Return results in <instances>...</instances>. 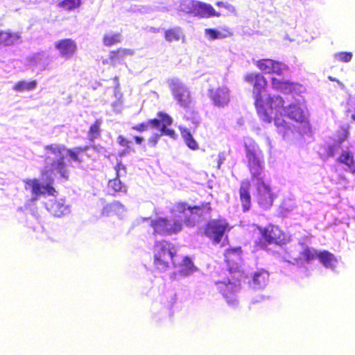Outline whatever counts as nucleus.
Listing matches in <instances>:
<instances>
[{
  "mask_svg": "<svg viewBox=\"0 0 355 355\" xmlns=\"http://www.w3.org/2000/svg\"><path fill=\"white\" fill-rule=\"evenodd\" d=\"M245 80L253 85V96L259 116L266 123L274 121L278 132L283 137H288L295 129V127L290 125L284 117L286 116L295 122L307 125L305 99L300 95L305 89L302 85L280 78H272V89L293 95L294 101L285 106L284 101L281 96L267 94V82L261 74H248L245 76Z\"/></svg>",
  "mask_w": 355,
  "mask_h": 355,
  "instance_id": "f257e3e1",
  "label": "nucleus"
},
{
  "mask_svg": "<svg viewBox=\"0 0 355 355\" xmlns=\"http://www.w3.org/2000/svg\"><path fill=\"white\" fill-rule=\"evenodd\" d=\"M244 144L248 166L252 181L256 185V191L254 194L255 200L260 207L268 209L272 205L276 195L270 185L263 181L265 168L263 154L257 144L252 139H245Z\"/></svg>",
  "mask_w": 355,
  "mask_h": 355,
  "instance_id": "f03ea898",
  "label": "nucleus"
},
{
  "mask_svg": "<svg viewBox=\"0 0 355 355\" xmlns=\"http://www.w3.org/2000/svg\"><path fill=\"white\" fill-rule=\"evenodd\" d=\"M202 213L203 209L200 207H191L184 202L178 203L171 216L151 220L150 226L155 234L165 236L177 234L182 230L183 223L187 226H194Z\"/></svg>",
  "mask_w": 355,
  "mask_h": 355,
  "instance_id": "7ed1b4c3",
  "label": "nucleus"
},
{
  "mask_svg": "<svg viewBox=\"0 0 355 355\" xmlns=\"http://www.w3.org/2000/svg\"><path fill=\"white\" fill-rule=\"evenodd\" d=\"M89 147H78L73 150L66 148L60 144H51L45 146V168L42 173H46L54 178L57 174L67 180L69 172L67 162H73L78 164L83 162V154Z\"/></svg>",
  "mask_w": 355,
  "mask_h": 355,
  "instance_id": "20e7f679",
  "label": "nucleus"
},
{
  "mask_svg": "<svg viewBox=\"0 0 355 355\" xmlns=\"http://www.w3.org/2000/svg\"><path fill=\"white\" fill-rule=\"evenodd\" d=\"M42 181L41 183L36 179L28 180L25 182V189L31 193V199L37 200L42 196L47 195L49 198L44 202L46 209L56 217H61L70 213V206L65 203L64 200H56L55 193H57L51 186L54 181L53 176L46 173H42Z\"/></svg>",
  "mask_w": 355,
  "mask_h": 355,
  "instance_id": "39448f33",
  "label": "nucleus"
},
{
  "mask_svg": "<svg viewBox=\"0 0 355 355\" xmlns=\"http://www.w3.org/2000/svg\"><path fill=\"white\" fill-rule=\"evenodd\" d=\"M310 239L309 237L303 238L300 240L293 250H291L288 253L290 259L287 260L288 263L293 264H302L304 262L309 263L313 260L318 259L320 263L327 268L334 270L338 261L334 255L327 251L318 252L310 246Z\"/></svg>",
  "mask_w": 355,
  "mask_h": 355,
  "instance_id": "423d86ee",
  "label": "nucleus"
},
{
  "mask_svg": "<svg viewBox=\"0 0 355 355\" xmlns=\"http://www.w3.org/2000/svg\"><path fill=\"white\" fill-rule=\"evenodd\" d=\"M347 136V130L342 128L338 136V139L328 146L327 155L329 157H335L338 155L337 160L344 165V169L355 173V159L352 153L345 145Z\"/></svg>",
  "mask_w": 355,
  "mask_h": 355,
  "instance_id": "0eeeda50",
  "label": "nucleus"
},
{
  "mask_svg": "<svg viewBox=\"0 0 355 355\" xmlns=\"http://www.w3.org/2000/svg\"><path fill=\"white\" fill-rule=\"evenodd\" d=\"M177 256L173 244L165 240L156 241L153 248V264L156 270L165 272Z\"/></svg>",
  "mask_w": 355,
  "mask_h": 355,
  "instance_id": "6e6552de",
  "label": "nucleus"
},
{
  "mask_svg": "<svg viewBox=\"0 0 355 355\" xmlns=\"http://www.w3.org/2000/svg\"><path fill=\"white\" fill-rule=\"evenodd\" d=\"M167 84L176 103L185 110H189L193 103L189 88L178 78L168 79Z\"/></svg>",
  "mask_w": 355,
  "mask_h": 355,
  "instance_id": "1a4fd4ad",
  "label": "nucleus"
},
{
  "mask_svg": "<svg viewBox=\"0 0 355 355\" xmlns=\"http://www.w3.org/2000/svg\"><path fill=\"white\" fill-rule=\"evenodd\" d=\"M217 289L223 295L229 306L236 307L239 301L236 293L240 289V283L238 281L232 282L229 279L216 283Z\"/></svg>",
  "mask_w": 355,
  "mask_h": 355,
  "instance_id": "9d476101",
  "label": "nucleus"
},
{
  "mask_svg": "<svg viewBox=\"0 0 355 355\" xmlns=\"http://www.w3.org/2000/svg\"><path fill=\"white\" fill-rule=\"evenodd\" d=\"M229 224L225 220H211L205 229V235L215 243H219L227 230H230Z\"/></svg>",
  "mask_w": 355,
  "mask_h": 355,
  "instance_id": "9b49d317",
  "label": "nucleus"
},
{
  "mask_svg": "<svg viewBox=\"0 0 355 355\" xmlns=\"http://www.w3.org/2000/svg\"><path fill=\"white\" fill-rule=\"evenodd\" d=\"M157 116L160 120V126L157 128L159 132L154 134L148 139V143L152 146H155L157 144L158 139L162 135H166L173 139H175L176 136L175 131L168 128V126L171 125L173 122L172 118L169 115L163 112H159Z\"/></svg>",
  "mask_w": 355,
  "mask_h": 355,
  "instance_id": "f8f14e48",
  "label": "nucleus"
},
{
  "mask_svg": "<svg viewBox=\"0 0 355 355\" xmlns=\"http://www.w3.org/2000/svg\"><path fill=\"white\" fill-rule=\"evenodd\" d=\"M257 67L265 73H275L278 76L288 71L287 67L279 62L271 59H262L257 62Z\"/></svg>",
  "mask_w": 355,
  "mask_h": 355,
  "instance_id": "ddd939ff",
  "label": "nucleus"
},
{
  "mask_svg": "<svg viewBox=\"0 0 355 355\" xmlns=\"http://www.w3.org/2000/svg\"><path fill=\"white\" fill-rule=\"evenodd\" d=\"M51 62L49 55L44 52L33 54L26 59V64L28 67L33 70L38 69L40 71L46 69Z\"/></svg>",
  "mask_w": 355,
  "mask_h": 355,
  "instance_id": "4468645a",
  "label": "nucleus"
},
{
  "mask_svg": "<svg viewBox=\"0 0 355 355\" xmlns=\"http://www.w3.org/2000/svg\"><path fill=\"white\" fill-rule=\"evenodd\" d=\"M178 272L182 276H189L196 270V268L188 257L177 254L172 263Z\"/></svg>",
  "mask_w": 355,
  "mask_h": 355,
  "instance_id": "2eb2a0df",
  "label": "nucleus"
},
{
  "mask_svg": "<svg viewBox=\"0 0 355 355\" xmlns=\"http://www.w3.org/2000/svg\"><path fill=\"white\" fill-rule=\"evenodd\" d=\"M209 97L215 106L223 107L230 102V90L225 86L220 87L216 89H211L209 92Z\"/></svg>",
  "mask_w": 355,
  "mask_h": 355,
  "instance_id": "dca6fc26",
  "label": "nucleus"
},
{
  "mask_svg": "<svg viewBox=\"0 0 355 355\" xmlns=\"http://www.w3.org/2000/svg\"><path fill=\"white\" fill-rule=\"evenodd\" d=\"M55 48L58 50L61 57L68 60L75 53L77 46L73 40L64 39L56 42L55 43Z\"/></svg>",
  "mask_w": 355,
  "mask_h": 355,
  "instance_id": "f3484780",
  "label": "nucleus"
},
{
  "mask_svg": "<svg viewBox=\"0 0 355 355\" xmlns=\"http://www.w3.org/2000/svg\"><path fill=\"white\" fill-rule=\"evenodd\" d=\"M261 232L262 237L268 243L280 244L284 240V236L277 226L269 225Z\"/></svg>",
  "mask_w": 355,
  "mask_h": 355,
  "instance_id": "a211bd4d",
  "label": "nucleus"
},
{
  "mask_svg": "<svg viewBox=\"0 0 355 355\" xmlns=\"http://www.w3.org/2000/svg\"><path fill=\"white\" fill-rule=\"evenodd\" d=\"M269 280V273L265 270H259L254 272L248 281L249 286L254 290L264 288Z\"/></svg>",
  "mask_w": 355,
  "mask_h": 355,
  "instance_id": "6ab92c4d",
  "label": "nucleus"
},
{
  "mask_svg": "<svg viewBox=\"0 0 355 355\" xmlns=\"http://www.w3.org/2000/svg\"><path fill=\"white\" fill-rule=\"evenodd\" d=\"M194 10L193 16L200 18L220 16V14L216 12L211 5L199 1H196Z\"/></svg>",
  "mask_w": 355,
  "mask_h": 355,
  "instance_id": "aec40b11",
  "label": "nucleus"
},
{
  "mask_svg": "<svg viewBox=\"0 0 355 355\" xmlns=\"http://www.w3.org/2000/svg\"><path fill=\"white\" fill-rule=\"evenodd\" d=\"M205 37L209 41L215 40H223L232 36L230 29L227 26H220L217 28H205L204 31Z\"/></svg>",
  "mask_w": 355,
  "mask_h": 355,
  "instance_id": "412c9836",
  "label": "nucleus"
},
{
  "mask_svg": "<svg viewBox=\"0 0 355 355\" xmlns=\"http://www.w3.org/2000/svg\"><path fill=\"white\" fill-rule=\"evenodd\" d=\"M250 187V182L248 180H245L241 182L239 189L240 200L244 211H248L251 205Z\"/></svg>",
  "mask_w": 355,
  "mask_h": 355,
  "instance_id": "4be33fe9",
  "label": "nucleus"
},
{
  "mask_svg": "<svg viewBox=\"0 0 355 355\" xmlns=\"http://www.w3.org/2000/svg\"><path fill=\"white\" fill-rule=\"evenodd\" d=\"M21 42L19 33H11L10 31H0V44L10 46Z\"/></svg>",
  "mask_w": 355,
  "mask_h": 355,
  "instance_id": "5701e85b",
  "label": "nucleus"
},
{
  "mask_svg": "<svg viewBox=\"0 0 355 355\" xmlns=\"http://www.w3.org/2000/svg\"><path fill=\"white\" fill-rule=\"evenodd\" d=\"M125 211V207L119 201H114L107 205L103 208L104 214L110 215L113 214L118 216L119 217H122Z\"/></svg>",
  "mask_w": 355,
  "mask_h": 355,
  "instance_id": "b1692460",
  "label": "nucleus"
},
{
  "mask_svg": "<svg viewBox=\"0 0 355 355\" xmlns=\"http://www.w3.org/2000/svg\"><path fill=\"white\" fill-rule=\"evenodd\" d=\"M36 80L26 81L21 80L17 82L14 86L13 89L16 92H23L34 90L37 87Z\"/></svg>",
  "mask_w": 355,
  "mask_h": 355,
  "instance_id": "393cba45",
  "label": "nucleus"
},
{
  "mask_svg": "<svg viewBox=\"0 0 355 355\" xmlns=\"http://www.w3.org/2000/svg\"><path fill=\"white\" fill-rule=\"evenodd\" d=\"M196 0H182L180 1L178 10L193 16Z\"/></svg>",
  "mask_w": 355,
  "mask_h": 355,
  "instance_id": "a878e982",
  "label": "nucleus"
},
{
  "mask_svg": "<svg viewBox=\"0 0 355 355\" xmlns=\"http://www.w3.org/2000/svg\"><path fill=\"white\" fill-rule=\"evenodd\" d=\"M121 40L122 36L121 33L112 31L105 33L103 37V44L107 46H110L120 43Z\"/></svg>",
  "mask_w": 355,
  "mask_h": 355,
  "instance_id": "bb28decb",
  "label": "nucleus"
},
{
  "mask_svg": "<svg viewBox=\"0 0 355 355\" xmlns=\"http://www.w3.org/2000/svg\"><path fill=\"white\" fill-rule=\"evenodd\" d=\"M181 136L184 139V141L187 146L192 149L197 150L198 148V144L196 141L193 139L190 131L187 128H180Z\"/></svg>",
  "mask_w": 355,
  "mask_h": 355,
  "instance_id": "cd10ccee",
  "label": "nucleus"
},
{
  "mask_svg": "<svg viewBox=\"0 0 355 355\" xmlns=\"http://www.w3.org/2000/svg\"><path fill=\"white\" fill-rule=\"evenodd\" d=\"M184 36L180 27H175L165 31V39L168 42L178 41Z\"/></svg>",
  "mask_w": 355,
  "mask_h": 355,
  "instance_id": "c85d7f7f",
  "label": "nucleus"
},
{
  "mask_svg": "<svg viewBox=\"0 0 355 355\" xmlns=\"http://www.w3.org/2000/svg\"><path fill=\"white\" fill-rule=\"evenodd\" d=\"M159 128L160 126V120L159 119H154L149 120L146 122L141 123L133 126L132 128L139 132H144L148 129V127Z\"/></svg>",
  "mask_w": 355,
  "mask_h": 355,
  "instance_id": "c756f323",
  "label": "nucleus"
},
{
  "mask_svg": "<svg viewBox=\"0 0 355 355\" xmlns=\"http://www.w3.org/2000/svg\"><path fill=\"white\" fill-rule=\"evenodd\" d=\"M82 0H63L58 3V6L65 10L71 11L80 7Z\"/></svg>",
  "mask_w": 355,
  "mask_h": 355,
  "instance_id": "7c9ffc66",
  "label": "nucleus"
},
{
  "mask_svg": "<svg viewBox=\"0 0 355 355\" xmlns=\"http://www.w3.org/2000/svg\"><path fill=\"white\" fill-rule=\"evenodd\" d=\"M108 189H109V190H112L114 193H116V192L125 193L126 192V187L125 185L122 184L119 177L114 178V180L109 181Z\"/></svg>",
  "mask_w": 355,
  "mask_h": 355,
  "instance_id": "2f4dec72",
  "label": "nucleus"
},
{
  "mask_svg": "<svg viewBox=\"0 0 355 355\" xmlns=\"http://www.w3.org/2000/svg\"><path fill=\"white\" fill-rule=\"evenodd\" d=\"M241 249V248H234L228 249L225 251V258L227 262L231 261H236L240 259Z\"/></svg>",
  "mask_w": 355,
  "mask_h": 355,
  "instance_id": "473e14b6",
  "label": "nucleus"
},
{
  "mask_svg": "<svg viewBox=\"0 0 355 355\" xmlns=\"http://www.w3.org/2000/svg\"><path fill=\"white\" fill-rule=\"evenodd\" d=\"M101 120L97 119L95 123L90 126L87 137L90 141H94L100 136V126Z\"/></svg>",
  "mask_w": 355,
  "mask_h": 355,
  "instance_id": "72a5a7b5",
  "label": "nucleus"
},
{
  "mask_svg": "<svg viewBox=\"0 0 355 355\" xmlns=\"http://www.w3.org/2000/svg\"><path fill=\"white\" fill-rule=\"evenodd\" d=\"M133 54V51L131 49H121L116 51H112L110 54V59L112 62H116L117 60L123 58L128 55Z\"/></svg>",
  "mask_w": 355,
  "mask_h": 355,
  "instance_id": "f704fd0d",
  "label": "nucleus"
},
{
  "mask_svg": "<svg viewBox=\"0 0 355 355\" xmlns=\"http://www.w3.org/2000/svg\"><path fill=\"white\" fill-rule=\"evenodd\" d=\"M334 58L343 62H349L352 58V53L350 52H339L334 54Z\"/></svg>",
  "mask_w": 355,
  "mask_h": 355,
  "instance_id": "c9c22d12",
  "label": "nucleus"
},
{
  "mask_svg": "<svg viewBox=\"0 0 355 355\" xmlns=\"http://www.w3.org/2000/svg\"><path fill=\"white\" fill-rule=\"evenodd\" d=\"M295 207H296L295 203L291 199H288V200L284 201V202L282 203V209L288 213L294 211Z\"/></svg>",
  "mask_w": 355,
  "mask_h": 355,
  "instance_id": "e433bc0d",
  "label": "nucleus"
},
{
  "mask_svg": "<svg viewBox=\"0 0 355 355\" xmlns=\"http://www.w3.org/2000/svg\"><path fill=\"white\" fill-rule=\"evenodd\" d=\"M117 177L123 176L126 173L125 166L121 163L118 162L115 166Z\"/></svg>",
  "mask_w": 355,
  "mask_h": 355,
  "instance_id": "4c0bfd02",
  "label": "nucleus"
},
{
  "mask_svg": "<svg viewBox=\"0 0 355 355\" xmlns=\"http://www.w3.org/2000/svg\"><path fill=\"white\" fill-rule=\"evenodd\" d=\"M216 4L218 7H223V8H225L227 10H228L229 12H230L232 13H234L236 11V9H235L234 6H232L230 3H224L223 1H218Z\"/></svg>",
  "mask_w": 355,
  "mask_h": 355,
  "instance_id": "58836bf2",
  "label": "nucleus"
},
{
  "mask_svg": "<svg viewBox=\"0 0 355 355\" xmlns=\"http://www.w3.org/2000/svg\"><path fill=\"white\" fill-rule=\"evenodd\" d=\"M117 141L121 146L128 147V144H129L130 141L128 140H127L123 136H121V135L119 136L117 138Z\"/></svg>",
  "mask_w": 355,
  "mask_h": 355,
  "instance_id": "ea45409f",
  "label": "nucleus"
},
{
  "mask_svg": "<svg viewBox=\"0 0 355 355\" xmlns=\"http://www.w3.org/2000/svg\"><path fill=\"white\" fill-rule=\"evenodd\" d=\"M135 142L137 144H141V142L143 141V138L142 137H138V136H135Z\"/></svg>",
  "mask_w": 355,
  "mask_h": 355,
  "instance_id": "a19ab883",
  "label": "nucleus"
},
{
  "mask_svg": "<svg viewBox=\"0 0 355 355\" xmlns=\"http://www.w3.org/2000/svg\"><path fill=\"white\" fill-rule=\"evenodd\" d=\"M329 79L332 80V81H336L338 85L343 88L344 87L343 84L341 83L339 80H336L335 78H332L331 76H329Z\"/></svg>",
  "mask_w": 355,
  "mask_h": 355,
  "instance_id": "79ce46f5",
  "label": "nucleus"
},
{
  "mask_svg": "<svg viewBox=\"0 0 355 355\" xmlns=\"http://www.w3.org/2000/svg\"><path fill=\"white\" fill-rule=\"evenodd\" d=\"M221 164H222V160L220 159V160L218 162V167H220Z\"/></svg>",
  "mask_w": 355,
  "mask_h": 355,
  "instance_id": "37998d69",
  "label": "nucleus"
},
{
  "mask_svg": "<svg viewBox=\"0 0 355 355\" xmlns=\"http://www.w3.org/2000/svg\"><path fill=\"white\" fill-rule=\"evenodd\" d=\"M117 80H118L117 77H115V78H114V81H115L116 83L117 82Z\"/></svg>",
  "mask_w": 355,
  "mask_h": 355,
  "instance_id": "c03bdc74",
  "label": "nucleus"
},
{
  "mask_svg": "<svg viewBox=\"0 0 355 355\" xmlns=\"http://www.w3.org/2000/svg\"><path fill=\"white\" fill-rule=\"evenodd\" d=\"M352 116L353 119L355 121V115L353 114Z\"/></svg>",
  "mask_w": 355,
  "mask_h": 355,
  "instance_id": "a18cd8bd",
  "label": "nucleus"
}]
</instances>
